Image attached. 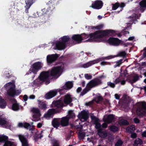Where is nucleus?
I'll return each instance as SVG.
<instances>
[{
	"instance_id": "obj_63",
	"label": "nucleus",
	"mask_w": 146,
	"mask_h": 146,
	"mask_svg": "<svg viewBox=\"0 0 146 146\" xmlns=\"http://www.w3.org/2000/svg\"><path fill=\"white\" fill-rule=\"evenodd\" d=\"M115 99L117 100H119L120 98L119 96L117 94H115Z\"/></svg>"
},
{
	"instance_id": "obj_16",
	"label": "nucleus",
	"mask_w": 146,
	"mask_h": 146,
	"mask_svg": "<svg viewBox=\"0 0 146 146\" xmlns=\"http://www.w3.org/2000/svg\"><path fill=\"white\" fill-rule=\"evenodd\" d=\"M38 102V107L41 110H45L47 108V105L45 101L37 100Z\"/></svg>"
},
{
	"instance_id": "obj_14",
	"label": "nucleus",
	"mask_w": 146,
	"mask_h": 146,
	"mask_svg": "<svg viewBox=\"0 0 146 146\" xmlns=\"http://www.w3.org/2000/svg\"><path fill=\"white\" fill-rule=\"evenodd\" d=\"M104 121L107 124H109L114 121L115 120V115L113 114L108 115L107 117L103 119Z\"/></svg>"
},
{
	"instance_id": "obj_6",
	"label": "nucleus",
	"mask_w": 146,
	"mask_h": 146,
	"mask_svg": "<svg viewBox=\"0 0 146 146\" xmlns=\"http://www.w3.org/2000/svg\"><path fill=\"white\" fill-rule=\"evenodd\" d=\"M43 66V64L41 62L38 61L34 63L29 69L30 73L32 72L35 74H36L38 70H40Z\"/></svg>"
},
{
	"instance_id": "obj_45",
	"label": "nucleus",
	"mask_w": 146,
	"mask_h": 146,
	"mask_svg": "<svg viewBox=\"0 0 146 146\" xmlns=\"http://www.w3.org/2000/svg\"><path fill=\"white\" fill-rule=\"evenodd\" d=\"M119 6V3L117 2L113 4L112 7V9L113 10H116Z\"/></svg>"
},
{
	"instance_id": "obj_55",
	"label": "nucleus",
	"mask_w": 146,
	"mask_h": 146,
	"mask_svg": "<svg viewBox=\"0 0 146 146\" xmlns=\"http://www.w3.org/2000/svg\"><path fill=\"white\" fill-rule=\"evenodd\" d=\"M91 118L92 120H94V122H96L98 121H99V119L94 116H91Z\"/></svg>"
},
{
	"instance_id": "obj_61",
	"label": "nucleus",
	"mask_w": 146,
	"mask_h": 146,
	"mask_svg": "<svg viewBox=\"0 0 146 146\" xmlns=\"http://www.w3.org/2000/svg\"><path fill=\"white\" fill-rule=\"evenodd\" d=\"M144 51L143 54L142 56L144 57H146V47L144 49Z\"/></svg>"
},
{
	"instance_id": "obj_22",
	"label": "nucleus",
	"mask_w": 146,
	"mask_h": 146,
	"mask_svg": "<svg viewBox=\"0 0 146 146\" xmlns=\"http://www.w3.org/2000/svg\"><path fill=\"white\" fill-rule=\"evenodd\" d=\"M72 101L71 96L69 94H67L65 95L63 100V102L64 104H70Z\"/></svg>"
},
{
	"instance_id": "obj_64",
	"label": "nucleus",
	"mask_w": 146,
	"mask_h": 146,
	"mask_svg": "<svg viewBox=\"0 0 146 146\" xmlns=\"http://www.w3.org/2000/svg\"><path fill=\"white\" fill-rule=\"evenodd\" d=\"M142 136L143 137H146V131H144L142 134Z\"/></svg>"
},
{
	"instance_id": "obj_17",
	"label": "nucleus",
	"mask_w": 146,
	"mask_h": 146,
	"mask_svg": "<svg viewBox=\"0 0 146 146\" xmlns=\"http://www.w3.org/2000/svg\"><path fill=\"white\" fill-rule=\"evenodd\" d=\"M69 118L68 117H62L61 118V120L60 119V125L62 127L68 126L69 124Z\"/></svg>"
},
{
	"instance_id": "obj_24",
	"label": "nucleus",
	"mask_w": 146,
	"mask_h": 146,
	"mask_svg": "<svg viewBox=\"0 0 146 146\" xmlns=\"http://www.w3.org/2000/svg\"><path fill=\"white\" fill-rule=\"evenodd\" d=\"M99 62L98 60H94L92 61H90L83 65V67L84 68H88L92 65L98 63Z\"/></svg>"
},
{
	"instance_id": "obj_54",
	"label": "nucleus",
	"mask_w": 146,
	"mask_h": 146,
	"mask_svg": "<svg viewBox=\"0 0 146 146\" xmlns=\"http://www.w3.org/2000/svg\"><path fill=\"white\" fill-rule=\"evenodd\" d=\"M96 99L97 100L96 102L97 104H98L100 101L102 100V98L101 96H99Z\"/></svg>"
},
{
	"instance_id": "obj_11",
	"label": "nucleus",
	"mask_w": 146,
	"mask_h": 146,
	"mask_svg": "<svg viewBox=\"0 0 146 146\" xmlns=\"http://www.w3.org/2000/svg\"><path fill=\"white\" fill-rule=\"evenodd\" d=\"M121 41L118 38L114 37H110L108 40V42L110 45L117 46L121 43Z\"/></svg>"
},
{
	"instance_id": "obj_36",
	"label": "nucleus",
	"mask_w": 146,
	"mask_h": 146,
	"mask_svg": "<svg viewBox=\"0 0 146 146\" xmlns=\"http://www.w3.org/2000/svg\"><path fill=\"white\" fill-rule=\"evenodd\" d=\"M141 8L146 9V0H142L139 3Z\"/></svg>"
},
{
	"instance_id": "obj_2",
	"label": "nucleus",
	"mask_w": 146,
	"mask_h": 146,
	"mask_svg": "<svg viewBox=\"0 0 146 146\" xmlns=\"http://www.w3.org/2000/svg\"><path fill=\"white\" fill-rule=\"evenodd\" d=\"M52 104L53 107L55 108L49 109L44 115V117L48 119L52 118L54 114L61 112L63 107L65 106L63 101L60 99L53 101Z\"/></svg>"
},
{
	"instance_id": "obj_9",
	"label": "nucleus",
	"mask_w": 146,
	"mask_h": 146,
	"mask_svg": "<svg viewBox=\"0 0 146 146\" xmlns=\"http://www.w3.org/2000/svg\"><path fill=\"white\" fill-rule=\"evenodd\" d=\"M28 133H27L25 135L22 134L18 135V137L22 143V146H28L29 143L28 139Z\"/></svg>"
},
{
	"instance_id": "obj_60",
	"label": "nucleus",
	"mask_w": 146,
	"mask_h": 146,
	"mask_svg": "<svg viewBox=\"0 0 146 146\" xmlns=\"http://www.w3.org/2000/svg\"><path fill=\"white\" fill-rule=\"evenodd\" d=\"M107 123L105 122V123H104L102 124V127L104 128H106L108 126Z\"/></svg>"
},
{
	"instance_id": "obj_49",
	"label": "nucleus",
	"mask_w": 146,
	"mask_h": 146,
	"mask_svg": "<svg viewBox=\"0 0 146 146\" xmlns=\"http://www.w3.org/2000/svg\"><path fill=\"white\" fill-rule=\"evenodd\" d=\"M85 77L87 80H90L92 79V76L88 74H85Z\"/></svg>"
},
{
	"instance_id": "obj_57",
	"label": "nucleus",
	"mask_w": 146,
	"mask_h": 146,
	"mask_svg": "<svg viewBox=\"0 0 146 146\" xmlns=\"http://www.w3.org/2000/svg\"><path fill=\"white\" fill-rule=\"evenodd\" d=\"M134 121L136 123H139L140 122V120L139 119L137 118H135L134 119Z\"/></svg>"
},
{
	"instance_id": "obj_34",
	"label": "nucleus",
	"mask_w": 146,
	"mask_h": 146,
	"mask_svg": "<svg viewBox=\"0 0 146 146\" xmlns=\"http://www.w3.org/2000/svg\"><path fill=\"white\" fill-rule=\"evenodd\" d=\"M12 109L14 111H17L19 109V106L18 104L15 103L13 104L12 106Z\"/></svg>"
},
{
	"instance_id": "obj_10",
	"label": "nucleus",
	"mask_w": 146,
	"mask_h": 146,
	"mask_svg": "<svg viewBox=\"0 0 146 146\" xmlns=\"http://www.w3.org/2000/svg\"><path fill=\"white\" fill-rule=\"evenodd\" d=\"M58 56V54H52L48 55L47 56L46 60L48 64L50 65L54 62L57 59Z\"/></svg>"
},
{
	"instance_id": "obj_32",
	"label": "nucleus",
	"mask_w": 146,
	"mask_h": 146,
	"mask_svg": "<svg viewBox=\"0 0 146 146\" xmlns=\"http://www.w3.org/2000/svg\"><path fill=\"white\" fill-rule=\"evenodd\" d=\"M36 0H26L25 1L26 5L27 7H30L33 4L35 3Z\"/></svg>"
},
{
	"instance_id": "obj_23",
	"label": "nucleus",
	"mask_w": 146,
	"mask_h": 146,
	"mask_svg": "<svg viewBox=\"0 0 146 146\" xmlns=\"http://www.w3.org/2000/svg\"><path fill=\"white\" fill-rule=\"evenodd\" d=\"M98 134L99 136L103 138L106 137L107 136V132L106 130L102 131V129L98 130Z\"/></svg>"
},
{
	"instance_id": "obj_12",
	"label": "nucleus",
	"mask_w": 146,
	"mask_h": 146,
	"mask_svg": "<svg viewBox=\"0 0 146 146\" xmlns=\"http://www.w3.org/2000/svg\"><path fill=\"white\" fill-rule=\"evenodd\" d=\"M103 5V3L102 1L97 0L94 1V3H92L90 7L94 9H99L102 8Z\"/></svg>"
},
{
	"instance_id": "obj_40",
	"label": "nucleus",
	"mask_w": 146,
	"mask_h": 146,
	"mask_svg": "<svg viewBox=\"0 0 146 146\" xmlns=\"http://www.w3.org/2000/svg\"><path fill=\"white\" fill-rule=\"evenodd\" d=\"M31 111L35 114H38L40 113L39 110L37 108H33L31 110Z\"/></svg>"
},
{
	"instance_id": "obj_27",
	"label": "nucleus",
	"mask_w": 146,
	"mask_h": 146,
	"mask_svg": "<svg viewBox=\"0 0 146 146\" xmlns=\"http://www.w3.org/2000/svg\"><path fill=\"white\" fill-rule=\"evenodd\" d=\"M7 105L6 101L4 99L0 98V108L1 109L5 108Z\"/></svg>"
},
{
	"instance_id": "obj_29",
	"label": "nucleus",
	"mask_w": 146,
	"mask_h": 146,
	"mask_svg": "<svg viewBox=\"0 0 146 146\" xmlns=\"http://www.w3.org/2000/svg\"><path fill=\"white\" fill-rule=\"evenodd\" d=\"M109 129L110 130L113 132H115L118 131L119 128L115 125H111L109 126Z\"/></svg>"
},
{
	"instance_id": "obj_41",
	"label": "nucleus",
	"mask_w": 146,
	"mask_h": 146,
	"mask_svg": "<svg viewBox=\"0 0 146 146\" xmlns=\"http://www.w3.org/2000/svg\"><path fill=\"white\" fill-rule=\"evenodd\" d=\"M123 143V142L120 139L117 140V142L115 144V146H121Z\"/></svg>"
},
{
	"instance_id": "obj_35",
	"label": "nucleus",
	"mask_w": 146,
	"mask_h": 146,
	"mask_svg": "<svg viewBox=\"0 0 146 146\" xmlns=\"http://www.w3.org/2000/svg\"><path fill=\"white\" fill-rule=\"evenodd\" d=\"M91 89L87 85L86 88L84 89L83 91L81 92L80 95L83 96L87 93L88 91L90 90Z\"/></svg>"
},
{
	"instance_id": "obj_53",
	"label": "nucleus",
	"mask_w": 146,
	"mask_h": 146,
	"mask_svg": "<svg viewBox=\"0 0 146 146\" xmlns=\"http://www.w3.org/2000/svg\"><path fill=\"white\" fill-rule=\"evenodd\" d=\"M126 130L127 132L129 133H131L132 132H134V131H132V129H131V127H127L126 128Z\"/></svg>"
},
{
	"instance_id": "obj_59",
	"label": "nucleus",
	"mask_w": 146,
	"mask_h": 146,
	"mask_svg": "<svg viewBox=\"0 0 146 146\" xmlns=\"http://www.w3.org/2000/svg\"><path fill=\"white\" fill-rule=\"evenodd\" d=\"M25 12L26 13H29L28 12V9L30 8V7H29H29H27V5H26L25 6Z\"/></svg>"
},
{
	"instance_id": "obj_15",
	"label": "nucleus",
	"mask_w": 146,
	"mask_h": 146,
	"mask_svg": "<svg viewBox=\"0 0 146 146\" xmlns=\"http://www.w3.org/2000/svg\"><path fill=\"white\" fill-rule=\"evenodd\" d=\"M79 118L84 119L85 120H87L89 118L88 112L84 110L82 111L78 115Z\"/></svg>"
},
{
	"instance_id": "obj_8",
	"label": "nucleus",
	"mask_w": 146,
	"mask_h": 146,
	"mask_svg": "<svg viewBox=\"0 0 146 146\" xmlns=\"http://www.w3.org/2000/svg\"><path fill=\"white\" fill-rule=\"evenodd\" d=\"M102 83L101 80L98 78H96L90 80L87 85L91 89L98 86Z\"/></svg>"
},
{
	"instance_id": "obj_43",
	"label": "nucleus",
	"mask_w": 146,
	"mask_h": 146,
	"mask_svg": "<svg viewBox=\"0 0 146 146\" xmlns=\"http://www.w3.org/2000/svg\"><path fill=\"white\" fill-rule=\"evenodd\" d=\"M94 124L95 125V128L97 129H100L101 126V124L99 122V121L94 122Z\"/></svg>"
},
{
	"instance_id": "obj_25",
	"label": "nucleus",
	"mask_w": 146,
	"mask_h": 146,
	"mask_svg": "<svg viewBox=\"0 0 146 146\" xmlns=\"http://www.w3.org/2000/svg\"><path fill=\"white\" fill-rule=\"evenodd\" d=\"M30 126V125L29 123L25 122L22 123V122H19L18 125V127L20 128L24 127L25 128L28 129V128Z\"/></svg>"
},
{
	"instance_id": "obj_46",
	"label": "nucleus",
	"mask_w": 146,
	"mask_h": 146,
	"mask_svg": "<svg viewBox=\"0 0 146 146\" xmlns=\"http://www.w3.org/2000/svg\"><path fill=\"white\" fill-rule=\"evenodd\" d=\"M139 79V76L137 75L133 77L132 80V81L133 83L135 82L138 80Z\"/></svg>"
},
{
	"instance_id": "obj_1",
	"label": "nucleus",
	"mask_w": 146,
	"mask_h": 146,
	"mask_svg": "<svg viewBox=\"0 0 146 146\" xmlns=\"http://www.w3.org/2000/svg\"><path fill=\"white\" fill-rule=\"evenodd\" d=\"M115 33V31H114L109 29L97 31L93 33L90 34L89 35L85 33L81 35L82 37V40L90 37V38L86 40L87 41H88L90 39L95 40L98 39L103 38L104 36H112L114 35Z\"/></svg>"
},
{
	"instance_id": "obj_37",
	"label": "nucleus",
	"mask_w": 146,
	"mask_h": 146,
	"mask_svg": "<svg viewBox=\"0 0 146 146\" xmlns=\"http://www.w3.org/2000/svg\"><path fill=\"white\" fill-rule=\"evenodd\" d=\"M68 116L69 119L70 118H74L75 117V115L73 111L72 110H69L68 111Z\"/></svg>"
},
{
	"instance_id": "obj_52",
	"label": "nucleus",
	"mask_w": 146,
	"mask_h": 146,
	"mask_svg": "<svg viewBox=\"0 0 146 146\" xmlns=\"http://www.w3.org/2000/svg\"><path fill=\"white\" fill-rule=\"evenodd\" d=\"M125 5L123 3H122L121 4H119V6L121 8V9H120V11H118V13H119L120 11H122L123 9V8L125 7Z\"/></svg>"
},
{
	"instance_id": "obj_47",
	"label": "nucleus",
	"mask_w": 146,
	"mask_h": 146,
	"mask_svg": "<svg viewBox=\"0 0 146 146\" xmlns=\"http://www.w3.org/2000/svg\"><path fill=\"white\" fill-rule=\"evenodd\" d=\"M130 137L133 139L136 138L137 137V134L133 132H132L131 133Z\"/></svg>"
},
{
	"instance_id": "obj_7",
	"label": "nucleus",
	"mask_w": 146,
	"mask_h": 146,
	"mask_svg": "<svg viewBox=\"0 0 146 146\" xmlns=\"http://www.w3.org/2000/svg\"><path fill=\"white\" fill-rule=\"evenodd\" d=\"M137 113L138 116H144L146 113V103H143L137 109Z\"/></svg>"
},
{
	"instance_id": "obj_51",
	"label": "nucleus",
	"mask_w": 146,
	"mask_h": 146,
	"mask_svg": "<svg viewBox=\"0 0 146 146\" xmlns=\"http://www.w3.org/2000/svg\"><path fill=\"white\" fill-rule=\"evenodd\" d=\"M123 60V59H121L117 61L116 62V64H117L116 65V66H119L122 62V61Z\"/></svg>"
},
{
	"instance_id": "obj_38",
	"label": "nucleus",
	"mask_w": 146,
	"mask_h": 146,
	"mask_svg": "<svg viewBox=\"0 0 146 146\" xmlns=\"http://www.w3.org/2000/svg\"><path fill=\"white\" fill-rule=\"evenodd\" d=\"M119 123L122 125H127L129 123L127 121L124 119H122L120 120Z\"/></svg>"
},
{
	"instance_id": "obj_30",
	"label": "nucleus",
	"mask_w": 146,
	"mask_h": 146,
	"mask_svg": "<svg viewBox=\"0 0 146 146\" xmlns=\"http://www.w3.org/2000/svg\"><path fill=\"white\" fill-rule=\"evenodd\" d=\"M143 142L142 140L140 138L136 139L134 141L133 145L134 146H138V145H141L143 144Z\"/></svg>"
},
{
	"instance_id": "obj_21",
	"label": "nucleus",
	"mask_w": 146,
	"mask_h": 146,
	"mask_svg": "<svg viewBox=\"0 0 146 146\" xmlns=\"http://www.w3.org/2000/svg\"><path fill=\"white\" fill-rule=\"evenodd\" d=\"M72 38L78 43H81L82 42V37L81 35H74L72 36Z\"/></svg>"
},
{
	"instance_id": "obj_48",
	"label": "nucleus",
	"mask_w": 146,
	"mask_h": 146,
	"mask_svg": "<svg viewBox=\"0 0 146 146\" xmlns=\"http://www.w3.org/2000/svg\"><path fill=\"white\" fill-rule=\"evenodd\" d=\"M107 84L108 86L112 88H114L115 86V84L111 82H107Z\"/></svg>"
},
{
	"instance_id": "obj_13",
	"label": "nucleus",
	"mask_w": 146,
	"mask_h": 146,
	"mask_svg": "<svg viewBox=\"0 0 146 146\" xmlns=\"http://www.w3.org/2000/svg\"><path fill=\"white\" fill-rule=\"evenodd\" d=\"M73 86V84L72 82L68 81L66 83L65 85L63 86L61 89H59V92L60 93L62 91L64 92L65 90L71 88Z\"/></svg>"
},
{
	"instance_id": "obj_39",
	"label": "nucleus",
	"mask_w": 146,
	"mask_h": 146,
	"mask_svg": "<svg viewBox=\"0 0 146 146\" xmlns=\"http://www.w3.org/2000/svg\"><path fill=\"white\" fill-rule=\"evenodd\" d=\"M78 136L79 139H83L85 136V133L84 132H79L78 133Z\"/></svg>"
},
{
	"instance_id": "obj_26",
	"label": "nucleus",
	"mask_w": 146,
	"mask_h": 146,
	"mask_svg": "<svg viewBox=\"0 0 146 146\" xmlns=\"http://www.w3.org/2000/svg\"><path fill=\"white\" fill-rule=\"evenodd\" d=\"M8 121L5 117H3L2 115H0V125L1 126L7 125Z\"/></svg>"
},
{
	"instance_id": "obj_28",
	"label": "nucleus",
	"mask_w": 146,
	"mask_h": 146,
	"mask_svg": "<svg viewBox=\"0 0 146 146\" xmlns=\"http://www.w3.org/2000/svg\"><path fill=\"white\" fill-rule=\"evenodd\" d=\"M4 144L3 146H16V143L14 142L7 140L4 141Z\"/></svg>"
},
{
	"instance_id": "obj_4",
	"label": "nucleus",
	"mask_w": 146,
	"mask_h": 146,
	"mask_svg": "<svg viewBox=\"0 0 146 146\" xmlns=\"http://www.w3.org/2000/svg\"><path fill=\"white\" fill-rule=\"evenodd\" d=\"M64 68L63 66H60L53 67L49 71L50 76L53 78H57L61 75Z\"/></svg>"
},
{
	"instance_id": "obj_3",
	"label": "nucleus",
	"mask_w": 146,
	"mask_h": 146,
	"mask_svg": "<svg viewBox=\"0 0 146 146\" xmlns=\"http://www.w3.org/2000/svg\"><path fill=\"white\" fill-rule=\"evenodd\" d=\"M4 87L7 91V95L11 97L18 96L21 93L20 90H15V85L14 83L9 82L6 84Z\"/></svg>"
},
{
	"instance_id": "obj_58",
	"label": "nucleus",
	"mask_w": 146,
	"mask_h": 146,
	"mask_svg": "<svg viewBox=\"0 0 146 146\" xmlns=\"http://www.w3.org/2000/svg\"><path fill=\"white\" fill-rule=\"evenodd\" d=\"M41 11L43 12L42 13V15L45 14H46L47 12H48V11H47L46 9H42Z\"/></svg>"
},
{
	"instance_id": "obj_33",
	"label": "nucleus",
	"mask_w": 146,
	"mask_h": 146,
	"mask_svg": "<svg viewBox=\"0 0 146 146\" xmlns=\"http://www.w3.org/2000/svg\"><path fill=\"white\" fill-rule=\"evenodd\" d=\"M62 42L63 43L66 44V43L70 40V38L68 36H64L61 38Z\"/></svg>"
},
{
	"instance_id": "obj_20",
	"label": "nucleus",
	"mask_w": 146,
	"mask_h": 146,
	"mask_svg": "<svg viewBox=\"0 0 146 146\" xmlns=\"http://www.w3.org/2000/svg\"><path fill=\"white\" fill-rule=\"evenodd\" d=\"M66 44L63 43L62 42L58 41L56 44L55 47L58 50H62L65 48Z\"/></svg>"
},
{
	"instance_id": "obj_62",
	"label": "nucleus",
	"mask_w": 146,
	"mask_h": 146,
	"mask_svg": "<svg viewBox=\"0 0 146 146\" xmlns=\"http://www.w3.org/2000/svg\"><path fill=\"white\" fill-rule=\"evenodd\" d=\"M28 97L26 95H25L23 97V99L25 101H26L28 99Z\"/></svg>"
},
{
	"instance_id": "obj_42",
	"label": "nucleus",
	"mask_w": 146,
	"mask_h": 146,
	"mask_svg": "<svg viewBox=\"0 0 146 146\" xmlns=\"http://www.w3.org/2000/svg\"><path fill=\"white\" fill-rule=\"evenodd\" d=\"M127 53L125 51H122L119 52L117 55V56L125 57L126 56Z\"/></svg>"
},
{
	"instance_id": "obj_56",
	"label": "nucleus",
	"mask_w": 146,
	"mask_h": 146,
	"mask_svg": "<svg viewBox=\"0 0 146 146\" xmlns=\"http://www.w3.org/2000/svg\"><path fill=\"white\" fill-rule=\"evenodd\" d=\"M121 81V80L119 78H117L114 81V82L116 84L119 83Z\"/></svg>"
},
{
	"instance_id": "obj_5",
	"label": "nucleus",
	"mask_w": 146,
	"mask_h": 146,
	"mask_svg": "<svg viewBox=\"0 0 146 146\" xmlns=\"http://www.w3.org/2000/svg\"><path fill=\"white\" fill-rule=\"evenodd\" d=\"M50 76L49 71H43L41 72L38 77V79H36L34 81V83L38 85L40 84V81L45 82L48 80L49 77Z\"/></svg>"
},
{
	"instance_id": "obj_18",
	"label": "nucleus",
	"mask_w": 146,
	"mask_h": 146,
	"mask_svg": "<svg viewBox=\"0 0 146 146\" xmlns=\"http://www.w3.org/2000/svg\"><path fill=\"white\" fill-rule=\"evenodd\" d=\"M57 93L56 90H51L48 93H46L45 96V98L47 99H50L56 96Z\"/></svg>"
},
{
	"instance_id": "obj_50",
	"label": "nucleus",
	"mask_w": 146,
	"mask_h": 146,
	"mask_svg": "<svg viewBox=\"0 0 146 146\" xmlns=\"http://www.w3.org/2000/svg\"><path fill=\"white\" fill-rule=\"evenodd\" d=\"M123 98L124 99V100L126 102L128 101V99H129V97L127 95H124L123 96Z\"/></svg>"
},
{
	"instance_id": "obj_31",
	"label": "nucleus",
	"mask_w": 146,
	"mask_h": 146,
	"mask_svg": "<svg viewBox=\"0 0 146 146\" xmlns=\"http://www.w3.org/2000/svg\"><path fill=\"white\" fill-rule=\"evenodd\" d=\"M104 25L103 24H101L97 25L96 26H90L89 29H96L97 30H100L102 29L104 27Z\"/></svg>"
},
{
	"instance_id": "obj_19",
	"label": "nucleus",
	"mask_w": 146,
	"mask_h": 146,
	"mask_svg": "<svg viewBox=\"0 0 146 146\" xmlns=\"http://www.w3.org/2000/svg\"><path fill=\"white\" fill-rule=\"evenodd\" d=\"M52 124L53 126L57 129L60 125V118H54L52 121Z\"/></svg>"
},
{
	"instance_id": "obj_44",
	"label": "nucleus",
	"mask_w": 146,
	"mask_h": 146,
	"mask_svg": "<svg viewBox=\"0 0 146 146\" xmlns=\"http://www.w3.org/2000/svg\"><path fill=\"white\" fill-rule=\"evenodd\" d=\"M43 136V135L41 134L36 135L35 136L34 139L35 141H37L39 139H41Z\"/></svg>"
}]
</instances>
